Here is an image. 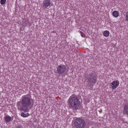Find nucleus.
<instances>
[{
    "label": "nucleus",
    "instance_id": "17",
    "mask_svg": "<svg viewBox=\"0 0 128 128\" xmlns=\"http://www.w3.org/2000/svg\"><path fill=\"white\" fill-rule=\"evenodd\" d=\"M81 36H82V37H84V35L83 34H82L81 33Z\"/></svg>",
    "mask_w": 128,
    "mask_h": 128
},
{
    "label": "nucleus",
    "instance_id": "12",
    "mask_svg": "<svg viewBox=\"0 0 128 128\" xmlns=\"http://www.w3.org/2000/svg\"><path fill=\"white\" fill-rule=\"evenodd\" d=\"M21 116L24 118H26L28 116L29 114L28 113L25 114L23 112H22L21 114Z\"/></svg>",
    "mask_w": 128,
    "mask_h": 128
},
{
    "label": "nucleus",
    "instance_id": "11",
    "mask_svg": "<svg viewBox=\"0 0 128 128\" xmlns=\"http://www.w3.org/2000/svg\"><path fill=\"white\" fill-rule=\"evenodd\" d=\"M109 34L110 32L109 31L105 30L103 33V35L104 36L107 37L109 36Z\"/></svg>",
    "mask_w": 128,
    "mask_h": 128
},
{
    "label": "nucleus",
    "instance_id": "3",
    "mask_svg": "<svg viewBox=\"0 0 128 128\" xmlns=\"http://www.w3.org/2000/svg\"><path fill=\"white\" fill-rule=\"evenodd\" d=\"M74 124L76 128H84L86 126L84 120L80 118H76L75 120Z\"/></svg>",
    "mask_w": 128,
    "mask_h": 128
},
{
    "label": "nucleus",
    "instance_id": "15",
    "mask_svg": "<svg viewBox=\"0 0 128 128\" xmlns=\"http://www.w3.org/2000/svg\"><path fill=\"white\" fill-rule=\"evenodd\" d=\"M24 23H25V24H28L29 23V22L27 20L26 21H24Z\"/></svg>",
    "mask_w": 128,
    "mask_h": 128
},
{
    "label": "nucleus",
    "instance_id": "5",
    "mask_svg": "<svg viewBox=\"0 0 128 128\" xmlns=\"http://www.w3.org/2000/svg\"><path fill=\"white\" fill-rule=\"evenodd\" d=\"M88 80L90 83H94L96 81V77L92 74L88 76Z\"/></svg>",
    "mask_w": 128,
    "mask_h": 128
},
{
    "label": "nucleus",
    "instance_id": "10",
    "mask_svg": "<svg viewBox=\"0 0 128 128\" xmlns=\"http://www.w3.org/2000/svg\"><path fill=\"white\" fill-rule=\"evenodd\" d=\"M112 15L115 17H118L119 16L118 12L117 11H114L112 12Z\"/></svg>",
    "mask_w": 128,
    "mask_h": 128
},
{
    "label": "nucleus",
    "instance_id": "4",
    "mask_svg": "<svg viewBox=\"0 0 128 128\" xmlns=\"http://www.w3.org/2000/svg\"><path fill=\"white\" fill-rule=\"evenodd\" d=\"M68 66L64 65L61 64L57 68V72L59 74H61L68 71Z\"/></svg>",
    "mask_w": 128,
    "mask_h": 128
},
{
    "label": "nucleus",
    "instance_id": "14",
    "mask_svg": "<svg viewBox=\"0 0 128 128\" xmlns=\"http://www.w3.org/2000/svg\"><path fill=\"white\" fill-rule=\"evenodd\" d=\"M6 0H0V4H4L6 2Z\"/></svg>",
    "mask_w": 128,
    "mask_h": 128
},
{
    "label": "nucleus",
    "instance_id": "9",
    "mask_svg": "<svg viewBox=\"0 0 128 128\" xmlns=\"http://www.w3.org/2000/svg\"><path fill=\"white\" fill-rule=\"evenodd\" d=\"M124 112L128 116V104L124 106Z\"/></svg>",
    "mask_w": 128,
    "mask_h": 128
},
{
    "label": "nucleus",
    "instance_id": "13",
    "mask_svg": "<svg viewBox=\"0 0 128 128\" xmlns=\"http://www.w3.org/2000/svg\"><path fill=\"white\" fill-rule=\"evenodd\" d=\"M125 16L126 17V20L128 22V12H126V14L125 15Z\"/></svg>",
    "mask_w": 128,
    "mask_h": 128
},
{
    "label": "nucleus",
    "instance_id": "8",
    "mask_svg": "<svg viewBox=\"0 0 128 128\" xmlns=\"http://www.w3.org/2000/svg\"><path fill=\"white\" fill-rule=\"evenodd\" d=\"M4 119V120L6 122H9L12 120L11 117L8 115L5 116Z\"/></svg>",
    "mask_w": 128,
    "mask_h": 128
},
{
    "label": "nucleus",
    "instance_id": "7",
    "mask_svg": "<svg viewBox=\"0 0 128 128\" xmlns=\"http://www.w3.org/2000/svg\"><path fill=\"white\" fill-rule=\"evenodd\" d=\"M119 82L118 80H115L111 83V86L113 89L116 88L119 85Z\"/></svg>",
    "mask_w": 128,
    "mask_h": 128
},
{
    "label": "nucleus",
    "instance_id": "1",
    "mask_svg": "<svg viewBox=\"0 0 128 128\" xmlns=\"http://www.w3.org/2000/svg\"><path fill=\"white\" fill-rule=\"evenodd\" d=\"M31 103V98L26 96H24L22 97L21 100L17 103L18 109L23 110L24 112H28V108L30 106Z\"/></svg>",
    "mask_w": 128,
    "mask_h": 128
},
{
    "label": "nucleus",
    "instance_id": "16",
    "mask_svg": "<svg viewBox=\"0 0 128 128\" xmlns=\"http://www.w3.org/2000/svg\"><path fill=\"white\" fill-rule=\"evenodd\" d=\"M22 127L21 126H18L16 127V128H22Z\"/></svg>",
    "mask_w": 128,
    "mask_h": 128
},
{
    "label": "nucleus",
    "instance_id": "6",
    "mask_svg": "<svg viewBox=\"0 0 128 128\" xmlns=\"http://www.w3.org/2000/svg\"><path fill=\"white\" fill-rule=\"evenodd\" d=\"M51 2L49 0H44L43 2V6L45 8L48 9L50 6Z\"/></svg>",
    "mask_w": 128,
    "mask_h": 128
},
{
    "label": "nucleus",
    "instance_id": "2",
    "mask_svg": "<svg viewBox=\"0 0 128 128\" xmlns=\"http://www.w3.org/2000/svg\"><path fill=\"white\" fill-rule=\"evenodd\" d=\"M68 102L70 107L74 111H76L78 110L80 104V102L77 97L72 96L69 98Z\"/></svg>",
    "mask_w": 128,
    "mask_h": 128
}]
</instances>
